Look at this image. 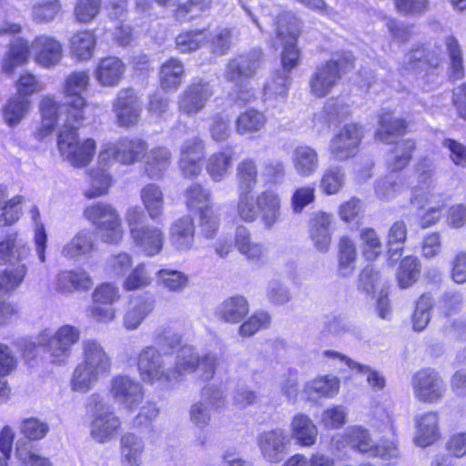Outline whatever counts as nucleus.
Here are the masks:
<instances>
[{"mask_svg": "<svg viewBox=\"0 0 466 466\" xmlns=\"http://www.w3.org/2000/svg\"><path fill=\"white\" fill-rule=\"evenodd\" d=\"M89 80V75L86 71H75L66 76L63 86L66 122L83 123L85 120L87 101L82 93L87 88Z\"/></svg>", "mask_w": 466, "mask_h": 466, "instance_id": "nucleus-5", "label": "nucleus"}, {"mask_svg": "<svg viewBox=\"0 0 466 466\" xmlns=\"http://www.w3.org/2000/svg\"><path fill=\"white\" fill-rule=\"evenodd\" d=\"M420 271L419 259L412 256L405 257L400 265L397 280L401 289L410 287L418 279Z\"/></svg>", "mask_w": 466, "mask_h": 466, "instance_id": "nucleus-55", "label": "nucleus"}, {"mask_svg": "<svg viewBox=\"0 0 466 466\" xmlns=\"http://www.w3.org/2000/svg\"><path fill=\"white\" fill-rule=\"evenodd\" d=\"M406 122L394 116L393 112L383 109L379 115V128L375 133V138L385 144H390L394 137L404 134Z\"/></svg>", "mask_w": 466, "mask_h": 466, "instance_id": "nucleus-31", "label": "nucleus"}, {"mask_svg": "<svg viewBox=\"0 0 466 466\" xmlns=\"http://www.w3.org/2000/svg\"><path fill=\"white\" fill-rule=\"evenodd\" d=\"M290 84L289 73L283 70L276 71L265 86V96L268 98L272 96H284Z\"/></svg>", "mask_w": 466, "mask_h": 466, "instance_id": "nucleus-64", "label": "nucleus"}, {"mask_svg": "<svg viewBox=\"0 0 466 466\" xmlns=\"http://www.w3.org/2000/svg\"><path fill=\"white\" fill-rule=\"evenodd\" d=\"M126 64L117 56L100 58L94 69L95 80L103 87L117 86L126 74Z\"/></svg>", "mask_w": 466, "mask_h": 466, "instance_id": "nucleus-20", "label": "nucleus"}, {"mask_svg": "<svg viewBox=\"0 0 466 466\" xmlns=\"http://www.w3.org/2000/svg\"><path fill=\"white\" fill-rule=\"evenodd\" d=\"M204 158V144L198 137H192L185 141L181 147L179 167L187 177H197L202 169Z\"/></svg>", "mask_w": 466, "mask_h": 466, "instance_id": "nucleus-22", "label": "nucleus"}, {"mask_svg": "<svg viewBox=\"0 0 466 466\" xmlns=\"http://www.w3.org/2000/svg\"><path fill=\"white\" fill-rule=\"evenodd\" d=\"M256 205L267 228L273 227L279 221L281 198L278 192L272 189L262 191L257 196Z\"/></svg>", "mask_w": 466, "mask_h": 466, "instance_id": "nucleus-30", "label": "nucleus"}, {"mask_svg": "<svg viewBox=\"0 0 466 466\" xmlns=\"http://www.w3.org/2000/svg\"><path fill=\"white\" fill-rule=\"evenodd\" d=\"M289 437L283 429L263 431L257 437V446L262 459L268 463H279L288 451Z\"/></svg>", "mask_w": 466, "mask_h": 466, "instance_id": "nucleus-14", "label": "nucleus"}, {"mask_svg": "<svg viewBox=\"0 0 466 466\" xmlns=\"http://www.w3.org/2000/svg\"><path fill=\"white\" fill-rule=\"evenodd\" d=\"M439 57H430V55H425L424 50H413L405 55L402 60V66L405 70H411L418 74L422 72L429 73L439 65Z\"/></svg>", "mask_w": 466, "mask_h": 466, "instance_id": "nucleus-47", "label": "nucleus"}, {"mask_svg": "<svg viewBox=\"0 0 466 466\" xmlns=\"http://www.w3.org/2000/svg\"><path fill=\"white\" fill-rule=\"evenodd\" d=\"M120 462L122 466H141L145 443L135 433H125L120 439Z\"/></svg>", "mask_w": 466, "mask_h": 466, "instance_id": "nucleus-32", "label": "nucleus"}, {"mask_svg": "<svg viewBox=\"0 0 466 466\" xmlns=\"http://www.w3.org/2000/svg\"><path fill=\"white\" fill-rule=\"evenodd\" d=\"M90 186L85 196L91 199L106 195L111 186V177L104 168L93 169L90 174Z\"/></svg>", "mask_w": 466, "mask_h": 466, "instance_id": "nucleus-56", "label": "nucleus"}, {"mask_svg": "<svg viewBox=\"0 0 466 466\" xmlns=\"http://www.w3.org/2000/svg\"><path fill=\"white\" fill-rule=\"evenodd\" d=\"M31 102L27 98L12 96L3 109V117L8 127H15L29 112Z\"/></svg>", "mask_w": 466, "mask_h": 466, "instance_id": "nucleus-50", "label": "nucleus"}, {"mask_svg": "<svg viewBox=\"0 0 466 466\" xmlns=\"http://www.w3.org/2000/svg\"><path fill=\"white\" fill-rule=\"evenodd\" d=\"M140 198L151 219L156 220L163 215L164 193L158 185L154 183L146 185L140 191Z\"/></svg>", "mask_w": 466, "mask_h": 466, "instance_id": "nucleus-37", "label": "nucleus"}, {"mask_svg": "<svg viewBox=\"0 0 466 466\" xmlns=\"http://www.w3.org/2000/svg\"><path fill=\"white\" fill-rule=\"evenodd\" d=\"M31 45L24 38H15L1 60V71L7 76H13L15 69L27 64L30 57Z\"/></svg>", "mask_w": 466, "mask_h": 466, "instance_id": "nucleus-23", "label": "nucleus"}, {"mask_svg": "<svg viewBox=\"0 0 466 466\" xmlns=\"http://www.w3.org/2000/svg\"><path fill=\"white\" fill-rule=\"evenodd\" d=\"M265 115L255 109H248L242 112L235 122L236 132L238 135L253 134L262 130L266 125Z\"/></svg>", "mask_w": 466, "mask_h": 466, "instance_id": "nucleus-46", "label": "nucleus"}, {"mask_svg": "<svg viewBox=\"0 0 466 466\" xmlns=\"http://www.w3.org/2000/svg\"><path fill=\"white\" fill-rule=\"evenodd\" d=\"M438 416L434 412H427L417 418V435L415 441L421 447L435 442L439 437Z\"/></svg>", "mask_w": 466, "mask_h": 466, "instance_id": "nucleus-38", "label": "nucleus"}, {"mask_svg": "<svg viewBox=\"0 0 466 466\" xmlns=\"http://www.w3.org/2000/svg\"><path fill=\"white\" fill-rule=\"evenodd\" d=\"M112 110L120 127L135 125L141 112V106L136 92L131 88L120 89L112 103Z\"/></svg>", "mask_w": 466, "mask_h": 466, "instance_id": "nucleus-16", "label": "nucleus"}, {"mask_svg": "<svg viewBox=\"0 0 466 466\" xmlns=\"http://www.w3.org/2000/svg\"><path fill=\"white\" fill-rule=\"evenodd\" d=\"M120 427V419L101 405L90 422V436L98 443H106L118 432Z\"/></svg>", "mask_w": 466, "mask_h": 466, "instance_id": "nucleus-19", "label": "nucleus"}, {"mask_svg": "<svg viewBox=\"0 0 466 466\" xmlns=\"http://www.w3.org/2000/svg\"><path fill=\"white\" fill-rule=\"evenodd\" d=\"M171 154L164 147L152 149L146 160V171L151 177H159L170 164Z\"/></svg>", "mask_w": 466, "mask_h": 466, "instance_id": "nucleus-54", "label": "nucleus"}, {"mask_svg": "<svg viewBox=\"0 0 466 466\" xmlns=\"http://www.w3.org/2000/svg\"><path fill=\"white\" fill-rule=\"evenodd\" d=\"M434 169V162L429 157H423L416 165L417 178L425 187H421L420 190L414 189L411 197V202L418 206H421L423 202H429L430 197L432 195L430 193L429 187L427 186L428 181L432 177V171Z\"/></svg>", "mask_w": 466, "mask_h": 466, "instance_id": "nucleus-39", "label": "nucleus"}, {"mask_svg": "<svg viewBox=\"0 0 466 466\" xmlns=\"http://www.w3.org/2000/svg\"><path fill=\"white\" fill-rule=\"evenodd\" d=\"M200 361V355L196 349L190 345L179 348L177 352L173 367L170 368L171 381H177L187 374L194 373Z\"/></svg>", "mask_w": 466, "mask_h": 466, "instance_id": "nucleus-29", "label": "nucleus"}, {"mask_svg": "<svg viewBox=\"0 0 466 466\" xmlns=\"http://www.w3.org/2000/svg\"><path fill=\"white\" fill-rule=\"evenodd\" d=\"M248 313V301L241 296H235L226 299L218 308L220 318L230 323L241 321Z\"/></svg>", "mask_w": 466, "mask_h": 466, "instance_id": "nucleus-45", "label": "nucleus"}, {"mask_svg": "<svg viewBox=\"0 0 466 466\" xmlns=\"http://www.w3.org/2000/svg\"><path fill=\"white\" fill-rule=\"evenodd\" d=\"M345 436L350 444L360 452L366 453L369 456L380 457L388 461L397 458L399 455L397 445L393 441L377 445L372 441L367 431L360 426L349 427Z\"/></svg>", "mask_w": 466, "mask_h": 466, "instance_id": "nucleus-12", "label": "nucleus"}, {"mask_svg": "<svg viewBox=\"0 0 466 466\" xmlns=\"http://www.w3.org/2000/svg\"><path fill=\"white\" fill-rule=\"evenodd\" d=\"M146 150L147 146L143 140L124 137L103 144L98 153V163L104 167L115 163L132 165L145 155Z\"/></svg>", "mask_w": 466, "mask_h": 466, "instance_id": "nucleus-8", "label": "nucleus"}, {"mask_svg": "<svg viewBox=\"0 0 466 466\" xmlns=\"http://www.w3.org/2000/svg\"><path fill=\"white\" fill-rule=\"evenodd\" d=\"M141 380L150 385L167 387L171 382L170 368H166L162 355L151 346L145 347L137 357Z\"/></svg>", "mask_w": 466, "mask_h": 466, "instance_id": "nucleus-10", "label": "nucleus"}, {"mask_svg": "<svg viewBox=\"0 0 466 466\" xmlns=\"http://www.w3.org/2000/svg\"><path fill=\"white\" fill-rule=\"evenodd\" d=\"M412 386L415 396L420 400L430 403L440 400L446 390L442 379L430 369L417 372L412 378Z\"/></svg>", "mask_w": 466, "mask_h": 466, "instance_id": "nucleus-15", "label": "nucleus"}, {"mask_svg": "<svg viewBox=\"0 0 466 466\" xmlns=\"http://www.w3.org/2000/svg\"><path fill=\"white\" fill-rule=\"evenodd\" d=\"M356 255L354 242L347 237L341 238L339 244V262L342 275L346 276L352 270Z\"/></svg>", "mask_w": 466, "mask_h": 466, "instance_id": "nucleus-60", "label": "nucleus"}, {"mask_svg": "<svg viewBox=\"0 0 466 466\" xmlns=\"http://www.w3.org/2000/svg\"><path fill=\"white\" fill-rule=\"evenodd\" d=\"M195 226L193 218L185 216L177 219L170 227L169 240L177 250H187L192 247Z\"/></svg>", "mask_w": 466, "mask_h": 466, "instance_id": "nucleus-34", "label": "nucleus"}, {"mask_svg": "<svg viewBox=\"0 0 466 466\" xmlns=\"http://www.w3.org/2000/svg\"><path fill=\"white\" fill-rule=\"evenodd\" d=\"M15 87L16 97L29 99L34 94L42 92L45 85L32 73L24 72L16 79Z\"/></svg>", "mask_w": 466, "mask_h": 466, "instance_id": "nucleus-57", "label": "nucleus"}, {"mask_svg": "<svg viewBox=\"0 0 466 466\" xmlns=\"http://www.w3.org/2000/svg\"><path fill=\"white\" fill-rule=\"evenodd\" d=\"M96 36L88 30L77 31L70 37V51L78 60H88L96 47Z\"/></svg>", "mask_w": 466, "mask_h": 466, "instance_id": "nucleus-42", "label": "nucleus"}, {"mask_svg": "<svg viewBox=\"0 0 466 466\" xmlns=\"http://www.w3.org/2000/svg\"><path fill=\"white\" fill-rule=\"evenodd\" d=\"M31 256L30 245L17 231L6 234L0 240V266H13L0 272V297L13 293L22 285Z\"/></svg>", "mask_w": 466, "mask_h": 466, "instance_id": "nucleus-1", "label": "nucleus"}, {"mask_svg": "<svg viewBox=\"0 0 466 466\" xmlns=\"http://www.w3.org/2000/svg\"><path fill=\"white\" fill-rule=\"evenodd\" d=\"M110 393L117 402L129 410L140 404L144 398L141 384L127 376L114 378L111 381Z\"/></svg>", "mask_w": 466, "mask_h": 466, "instance_id": "nucleus-18", "label": "nucleus"}, {"mask_svg": "<svg viewBox=\"0 0 466 466\" xmlns=\"http://www.w3.org/2000/svg\"><path fill=\"white\" fill-rule=\"evenodd\" d=\"M29 216L34 222V244L35 253L41 263L46 261V250L47 247V234L44 224L40 221V212L36 206L29 210Z\"/></svg>", "mask_w": 466, "mask_h": 466, "instance_id": "nucleus-52", "label": "nucleus"}, {"mask_svg": "<svg viewBox=\"0 0 466 466\" xmlns=\"http://www.w3.org/2000/svg\"><path fill=\"white\" fill-rule=\"evenodd\" d=\"M352 64L353 59L350 54L319 64L309 78L310 93L317 97L327 96L340 78L341 73H344Z\"/></svg>", "mask_w": 466, "mask_h": 466, "instance_id": "nucleus-6", "label": "nucleus"}, {"mask_svg": "<svg viewBox=\"0 0 466 466\" xmlns=\"http://www.w3.org/2000/svg\"><path fill=\"white\" fill-rule=\"evenodd\" d=\"M291 163L296 174L303 178L314 176L319 168L318 151L308 145H299L291 155Z\"/></svg>", "mask_w": 466, "mask_h": 466, "instance_id": "nucleus-24", "label": "nucleus"}, {"mask_svg": "<svg viewBox=\"0 0 466 466\" xmlns=\"http://www.w3.org/2000/svg\"><path fill=\"white\" fill-rule=\"evenodd\" d=\"M431 297L426 294L422 295L416 304L412 316V324L415 330L421 331L427 327L431 319Z\"/></svg>", "mask_w": 466, "mask_h": 466, "instance_id": "nucleus-62", "label": "nucleus"}, {"mask_svg": "<svg viewBox=\"0 0 466 466\" xmlns=\"http://www.w3.org/2000/svg\"><path fill=\"white\" fill-rule=\"evenodd\" d=\"M133 231V242L146 256L153 257L161 252L165 242L162 229L154 226H144L138 231Z\"/></svg>", "mask_w": 466, "mask_h": 466, "instance_id": "nucleus-25", "label": "nucleus"}, {"mask_svg": "<svg viewBox=\"0 0 466 466\" xmlns=\"http://www.w3.org/2000/svg\"><path fill=\"white\" fill-rule=\"evenodd\" d=\"M290 437L301 447L309 448L318 440V427L306 414L298 413L290 421Z\"/></svg>", "mask_w": 466, "mask_h": 466, "instance_id": "nucleus-26", "label": "nucleus"}, {"mask_svg": "<svg viewBox=\"0 0 466 466\" xmlns=\"http://www.w3.org/2000/svg\"><path fill=\"white\" fill-rule=\"evenodd\" d=\"M339 390V380L337 377L319 376L309 381L304 391L309 399L336 395Z\"/></svg>", "mask_w": 466, "mask_h": 466, "instance_id": "nucleus-44", "label": "nucleus"}, {"mask_svg": "<svg viewBox=\"0 0 466 466\" xmlns=\"http://www.w3.org/2000/svg\"><path fill=\"white\" fill-rule=\"evenodd\" d=\"M82 350L83 360L76 366L71 382L72 389L76 391L88 390L111 367L108 353L97 340L85 339Z\"/></svg>", "mask_w": 466, "mask_h": 466, "instance_id": "nucleus-2", "label": "nucleus"}, {"mask_svg": "<svg viewBox=\"0 0 466 466\" xmlns=\"http://www.w3.org/2000/svg\"><path fill=\"white\" fill-rule=\"evenodd\" d=\"M152 309V303L145 299L130 300L123 318L124 327L128 330L137 329Z\"/></svg>", "mask_w": 466, "mask_h": 466, "instance_id": "nucleus-40", "label": "nucleus"}, {"mask_svg": "<svg viewBox=\"0 0 466 466\" xmlns=\"http://www.w3.org/2000/svg\"><path fill=\"white\" fill-rule=\"evenodd\" d=\"M262 52L254 50L248 55L231 59L227 65L225 77L231 82H239L252 76L263 63Z\"/></svg>", "mask_w": 466, "mask_h": 466, "instance_id": "nucleus-21", "label": "nucleus"}, {"mask_svg": "<svg viewBox=\"0 0 466 466\" xmlns=\"http://www.w3.org/2000/svg\"><path fill=\"white\" fill-rule=\"evenodd\" d=\"M95 250V234L89 229H83L63 247L62 255L68 258H78L89 256Z\"/></svg>", "mask_w": 466, "mask_h": 466, "instance_id": "nucleus-33", "label": "nucleus"}, {"mask_svg": "<svg viewBox=\"0 0 466 466\" xmlns=\"http://www.w3.org/2000/svg\"><path fill=\"white\" fill-rule=\"evenodd\" d=\"M402 187L403 184L400 176H390L378 181L375 193L382 201H390L402 190Z\"/></svg>", "mask_w": 466, "mask_h": 466, "instance_id": "nucleus-61", "label": "nucleus"}, {"mask_svg": "<svg viewBox=\"0 0 466 466\" xmlns=\"http://www.w3.org/2000/svg\"><path fill=\"white\" fill-rule=\"evenodd\" d=\"M184 66L175 58L165 62L159 73L160 86L166 91H174L181 85L184 77Z\"/></svg>", "mask_w": 466, "mask_h": 466, "instance_id": "nucleus-43", "label": "nucleus"}, {"mask_svg": "<svg viewBox=\"0 0 466 466\" xmlns=\"http://www.w3.org/2000/svg\"><path fill=\"white\" fill-rule=\"evenodd\" d=\"M363 137L362 127L350 123L341 127L330 139L329 152L338 161H345L354 157Z\"/></svg>", "mask_w": 466, "mask_h": 466, "instance_id": "nucleus-11", "label": "nucleus"}, {"mask_svg": "<svg viewBox=\"0 0 466 466\" xmlns=\"http://www.w3.org/2000/svg\"><path fill=\"white\" fill-rule=\"evenodd\" d=\"M84 216L100 230L105 242L117 243L122 238L124 230L121 218L112 205L94 203L85 208Z\"/></svg>", "mask_w": 466, "mask_h": 466, "instance_id": "nucleus-7", "label": "nucleus"}, {"mask_svg": "<svg viewBox=\"0 0 466 466\" xmlns=\"http://www.w3.org/2000/svg\"><path fill=\"white\" fill-rule=\"evenodd\" d=\"M157 283L172 292H180L189 283L188 276L175 269L163 268L157 273Z\"/></svg>", "mask_w": 466, "mask_h": 466, "instance_id": "nucleus-53", "label": "nucleus"}, {"mask_svg": "<svg viewBox=\"0 0 466 466\" xmlns=\"http://www.w3.org/2000/svg\"><path fill=\"white\" fill-rule=\"evenodd\" d=\"M344 184V173L339 167L328 168L322 174L319 187L326 195H334Z\"/></svg>", "mask_w": 466, "mask_h": 466, "instance_id": "nucleus-63", "label": "nucleus"}, {"mask_svg": "<svg viewBox=\"0 0 466 466\" xmlns=\"http://www.w3.org/2000/svg\"><path fill=\"white\" fill-rule=\"evenodd\" d=\"M34 61L44 68H50L57 64L63 56L61 43L55 37L41 35L36 36L31 44Z\"/></svg>", "mask_w": 466, "mask_h": 466, "instance_id": "nucleus-17", "label": "nucleus"}, {"mask_svg": "<svg viewBox=\"0 0 466 466\" xmlns=\"http://www.w3.org/2000/svg\"><path fill=\"white\" fill-rule=\"evenodd\" d=\"M93 286L89 274L81 268L63 270L56 275L55 289L61 293H72L76 290H88Z\"/></svg>", "mask_w": 466, "mask_h": 466, "instance_id": "nucleus-27", "label": "nucleus"}, {"mask_svg": "<svg viewBox=\"0 0 466 466\" xmlns=\"http://www.w3.org/2000/svg\"><path fill=\"white\" fill-rule=\"evenodd\" d=\"M324 354L327 357L339 359L340 361L345 362L351 370H356L360 373L367 374V381L372 388L381 390L385 386V379L378 371L371 370L369 367L355 362L336 351L327 350Z\"/></svg>", "mask_w": 466, "mask_h": 466, "instance_id": "nucleus-51", "label": "nucleus"}, {"mask_svg": "<svg viewBox=\"0 0 466 466\" xmlns=\"http://www.w3.org/2000/svg\"><path fill=\"white\" fill-rule=\"evenodd\" d=\"M407 235L408 228L404 221L398 220L390 225L386 235V246L390 258L402 254Z\"/></svg>", "mask_w": 466, "mask_h": 466, "instance_id": "nucleus-49", "label": "nucleus"}, {"mask_svg": "<svg viewBox=\"0 0 466 466\" xmlns=\"http://www.w3.org/2000/svg\"><path fill=\"white\" fill-rule=\"evenodd\" d=\"M152 283V277L144 263L138 264L123 281V289L127 291H133L145 289Z\"/></svg>", "mask_w": 466, "mask_h": 466, "instance_id": "nucleus-58", "label": "nucleus"}, {"mask_svg": "<svg viewBox=\"0 0 466 466\" xmlns=\"http://www.w3.org/2000/svg\"><path fill=\"white\" fill-rule=\"evenodd\" d=\"M235 152L232 147H225L213 153L207 160V171L215 181H221L232 167Z\"/></svg>", "mask_w": 466, "mask_h": 466, "instance_id": "nucleus-36", "label": "nucleus"}, {"mask_svg": "<svg viewBox=\"0 0 466 466\" xmlns=\"http://www.w3.org/2000/svg\"><path fill=\"white\" fill-rule=\"evenodd\" d=\"M62 106L51 96L42 97L39 109L41 113V124L35 133L37 139H43L51 134L58 124L61 117L60 109Z\"/></svg>", "mask_w": 466, "mask_h": 466, "instance_id": "nucleus-28", "label": "nucleus"}, {"mask_svg": "<svg viewBox=\"0 0 466 466\" xmlns=\"http://www.w3.org/2000/svg\"><path fill=\"white\" fill-rule=\"evenodd\" d=\"M331 223L332 216L325 212L316 213L311 219L310 237L319 251L326 252L329 248Z\"/></svg>", "mask_w": 466, "mask_h": 466, "instance_id": "nucleus-35", "label": "nucleus"}, {"mask_svg": "<svg viewBox=\"0 0 466 466\" xmlns=\"http://www.w3.org/2000/svg\"><path fill=\"white\" fill-rule=\"evenodd\" d=\"M73 125L82 123L66 122L59 129L57 135V148L61 157L75 167H85L93 159L96 143L91 138L80 139L77 127Z\"/></svg>", "mask_w": 466, "mask_h": 466, "instance_id": "nucleus-4", "label": "nucleus"}, {"mask_svg": "<svg viewBox=\"0 0 466 466\" xmlns=\"http://www.w3.org/2000/svg\"><path fill=\"white\" fill-rule=\"evenodd\" d=\"M299 34V22L289 13H285L279 17L277 25L278 37L283 42L281 52V66L286 73H290L300 61L299 50L296 40Z\"/></svg>", "mask_w": 466, "mask_h": 466, "instance_id": "nucleus-9", "label": "nucleus"}, {"mask_svg": "<svg viewBox=\"0 0 466 466\" xmlns=\"http://www.w3.org/2000/svg\"><path fill=\"white\" fill-rule=\"evenodd\" d=\"M360 245L367 259H374L381 253V241L375 229L363 228L360 231Z\"/></svg>", "mask_w": 466, "mask_h": 466, "instance_id": "nucleus-59", "label": "nucleus"}, {"mask_svg": "<svg viewBox=\"0 0 466 466\" xmlns=\"http://www.w3.org/2000/svg\"><path fill=\"white\" fill-rule=\"evenodd\" d=\"M238 190L252 192L258 184V173L257 163L252 158H245L237 166Z\"/></svg>", "mask_w": 466, "mask_h": 466, "instance_id": "nucleus-48", "label": "nucleus"}, {"mask_svg": "<svg viewBox=\"0 0 466 466\" xmlns=\"http://www.w3.org/2000/svg\"><path fill=\"white\" fill-rule=\"evenodd\" d=\"M415 148V142L411 139L398 141L388 157L387 165L389 169L392 172H398L405 168L411 160Z\"/></svg>", "mask_w": 466, "mask_h": 466, "instance_id": "nucleus-41", "label": "nucleus"}, {"mask_svg": "<svg viewBox=\"0 0 466 466\" xmlns=\"http://www.w3.org/2000/svg\"><path fill=\"white\" fill-rule=\"evenodd\" d=\"M213 96V88L208 81L198 80L188 85L178 96L177 109L187 116L201 112Z\"/></svg>", "mask_w": 466, "mask_h": 466, "instance_id": "nucleus-13", "label": "nucleus"}, {"mask_svg": "<svg viewBox=\"0 0 466 466\" xmlns=\"http://www.w3.org/2000/svg\"><path fill=\"white\" fill-rule=\"evenodd\" d=\"M80 339V330L72 325H63L52 332L46 329L38 333L36 342H25L24 350L31 353L36 347H44L48 352L51 361L55 364H64L71 355L72 348Z\"/></svg>", "mask_w": 466, "mask_h": 466, "instance_id": "nucleus-3", "label": "nucleus"}]
</instances>
